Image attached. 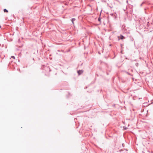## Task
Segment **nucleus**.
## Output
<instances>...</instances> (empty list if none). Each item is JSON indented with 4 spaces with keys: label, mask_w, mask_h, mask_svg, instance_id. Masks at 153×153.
I'll use <instances>...</instances> for the list:
<instances>
[{
    "label": "nucleus",
    "mask_w": 153,
    "mask_h": 153,
    "mask_svg": "<svg viewBox=\"0 0 153 153\" xmlns=\"http://www.w3.org/2000/svg\"><path fill=\"white\" fill-rule=\"evenodd\" d=\"M83 72V70H79V71H78V73L79 74V75H80Z\"/></svg>",
    "instance_id": "obj_1"
},
{
    "label": "nucleus",
    "mask_w": 153,
    "mask_h": 153,
    "mask_svg": "<svg viewBox=\"0 0 153 153\" xmlns=\"http://www.w3.org/2000/svg\"><path fill=\"white\" fill-rule=\"evenodd\" d=\"M125 38V37L124 36H123L122 35H120V39H124Z\"/></svg>",
    "instance_id": "obj_2"
},
{
    "label": "nucleus",
    "mask_w": 153,
    "mask_h": 153,
    "mask_svg": "<svg viewBox=\"0 0 153 153\" xmlns=\"http://www.w3.org/2000/svg\"><path fill=\"white\" fill-rule=\"evenodd\" d=\"M4 11L5 13V12L6 13H7L8 12V10L7 9H4Z\"/></svg>",
    "instance_id": "obj_3"
},
{
    "label": "nucleus",
    "mask_w": 153,
    "mask_h": 153,
    "mask_svg": "<svg viewBox=\"0 0 153 153\" xmlns=\"http://www.w3.org/2000/svg\"><path fill=\"white\" fill-rule=\"evenodd\" d=\"M75 20V19L74 18H72L71 19V21L72 22V23H74V21Z\"/></svg>",
    "instance_id": "obj_4"
},
{
    "label": "nucleus",
    "mask_w": 153,
    "mask_h": 153,
    "mask_svg": "<svg viewBox=\"0 0 153 153\" xmlns=\"http://www.w3.org/2000/svg\"><path fill=\"white\" fill-rule=\"evenodd\" d=\"M135 65L137 67H138V63H136L135 64Z\"/></svg>",
    "instance_id": "obj_5"
},
{
    "label": "nucleus",
    "mask_w": 153,
    "mask_h": 153,
    "mask_svg": "<svg viewBox=\"0 0 153 153\" xmlns=\"http://www.w3.org/2000/svg\"><path fill=\"white\" fill-rule=\"evenodd\" d=\"M11 57L12 58H13V59H15V56H12Z\"/></svg>",
    "instance_id": "obj_6"
},
{
    "label": "nucleus",
    "mask_w": 153,
    "mask_h": 153,
    "mask_svg": "<svg viewBox=\"0 0 153 153\" xmlns=\"http://www.w3.org/2000/svg\"><path fill=\"white\" fill-rule=\"evenodd\" d=\"M144 3V2H143L140 5V6H142V4Z\"/></svg>",
    "instance_id": "obj_7"
},
{
    "label": "nucleus",
    "mask_w": 153,
    "mask_h": 153,
    "mask_svg": "<svg viewBox=\"0 0 153 153\" xmlns=\"http://www.w3.org/2000/svg\"><path fill=\"white\" fill-rule=\"evenodd\" d=\"M137 85V84H134V86H136V85Z\"/></svg>",
    "instance_id": "obj_8"
},
{
    "label": "nucleus",
    "mask_w": 153,
    "mask_h": 153,
    "mask_svg": "<svg viewBox=\"0 0 153 153\" xmlns=\"http://www.w3.org/2000/svg\"><path fill=\"white\" fill-rule=\"evenodd\" d=\"M100 18H99V19H98V20H99V21H100Z\"/></svg>",
    "instance_id": "obj_9"
}]
</instances>
